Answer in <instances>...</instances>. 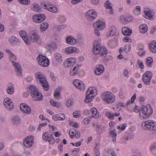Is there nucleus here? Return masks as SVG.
Wrapping results in <instances>:
<instances>
[{
  "mask_svg": "<svg viewBox=\"0 0 156 156\" xmlns=\"http://www.w3.org/2000/svg\"><path fill=\"white\" fill-rule=\"evenodd\" d=\"M108 44L110 47L114 48L116 46L117 43L115 41L112 40L109 41Z\"/></svg>",
  "mask_w": 156,
  "mask_h": 156,
  "instance_id": "obj_47",
  "label": "nucleus"
},
{
  "mask_svg": "<svg viewBox=\"0 0 156 156\" xmlns=\"http://www.w3.org/2000/svg\"><path fill=\"white\" fill-rule=\"evenodd\" d=\"M92 116L95 118H98L99 116V113L96 108H93L90 110Z\"/></svg>",
  "mask_w": 156,
  "mask_h": 156,
  "instance_id": "obj_30",
  "label": "nucleus"
},
{
  "mask_svg": "<svg viewBox=\"0 0 156 156\" xmlns=\"http://www.w3.org/2000/svg\"><path fill=\"white\" fill-rule=\"evenodd\" d=\"M110 136L113 138V141L115 142L116 140V133L114 130H112L110 133Z\"/></svg>",
  "mask_w": 156,
  "mask_h": 156,
  "instance_id": "obj_46",
  "label": "nucleus"
},
{
  "mask_svg": "<svg viewBox=\"0 0 156 156\" xmlns=\"http://www.w3.org/2000/svg\"><path fill=\"white\" fill-rule=\"evenodd\" d=\"M105 8L108 9H112V7L111 6V3L108 0L105 3Z\"/></svg>",
  "mask_w": 156,
  "mask_h": 156,
  "instance_id": "obj_48",
  "label": "nucleus"
},
{
  "mask_svg": "<svg viewBox=\"0 0 156 156\" xmlns=\"http://www.w3.org/2000/svg\"><path fill=\"white\" fill-rule=\"evenodd\" d=\"M20 37L23 39L24 41L27 45H29L30 44V42L28 39L27 35V34L26 31L24 30H22L19 32Z\"/></svg>",
  "mask_w": 156,
  "mask_h": 156,
  "instance_id": "obj_18",
  "label": "nucleus"
},
{
  "mask_svg": "<svg viewBox=\"0 0 156 156\" xmlns=\"http://www.w3.org/2000/svg\"><path fill=\"white\" fill-rule=\"evenodd\" d=\"M33 141V137L32 136H29L24 139L23 144L25 147L29 148L32 147Z\"/></svg>",
  "mask_w": 156,
  "mask_h": 156,
  "instance_id": "obj_10",
  "label": "nucleus"
},
{
  "mask_svg": "<svg viewBox=\"0 0 156 156\" xmlns=\"http://www.w3.org/2000/svg\"><path fill=\"white\" fill-rule=\"evenodd\" d=\"M94 90L91 87L88 88L86 92V98L85 99V102L86 103H88L92 101V99L94 97Z\"/></svg>",
  "mask_w": 156,
  "mask_h": 156,
  "instance_id": "obj_8",
  "label": "nucleus"
},
{
  "mask_svg": "<svg viewBox=\"0 0 156 156\" xmlns=\"http://www.w3.org/2000/svg\"><path fill=\"white\" fill-rule=\"evenodd\" d=\"M127 124L126 123H124V124H122L121 126H118V129H121V130L122 131L124 130L126 127L127 126Z\"/></svg>",
  "mask_w": 156,
  "mask_h": 156,
  "instance_id": "obj_58",
  "label": "nucleus"
},
{
  "mask_svg": "<svg viewBox=\"0 0 156 156\" xmlns=\"http://www.w3.org/2000/svg\"><path fill=\"white\" fill-rule=\"evenodd\" d=\"M66 41V43L69 44H74L76 43V39L71 36L67 37Z\"/></svg>",
  "mask_w": 156,
  "mask_h": 156,
  "instance_id": "obj_31",
  "label": "nucleus"
},
{
  "mask_svg": "<svg viewBox=\"0 0 156 156\" xmlns=\"http://www.w3.org/2000/svg\"><path fill=\"white\" fill-rule=\"evenodd\" d=\"M80 66V65H77L74 67L73 69H71L70 70V75L72 76H74L76 75L78 73L77 70Z\"/></svg>",
  "mask_w": 156,
  "mask_h": 156,
  "instance_id": "obj_34",
  "label": "nucleus"
},
{
  "mask_svg": "<svg viewBox=\"0 0 156 156\" xmlns=\"http://www.w3.org/2000/svg\"><path fill=\"white\" fill-rule=\"evenodd\" d=\"M37 60L39 65L42 66L47 67L49 64V59L41 54L38 55L37 58Z\"/></svg>",
  "mask_w": 156,
  "mask_h": 156,
  "instance_id": "obj_6",
  "label": "nucleus"
},
{
  "mask_svg": "<svg viewBox=\"0 0 156 156\" xmlns=\"http://www.w3.org/2000/svg\"><path fill=\"white\" fill-rule=\"evenodd\" d=\"M102 100L107 104L113 103L115 100V95L111 92H106L102 95Z\"/></svg>",
  "mask_w": 156,
  "mask_h": 156,
  "instance_id": "obj_4",
  "label": "nucleus"
},
{
  "mask_svg": "<svg viewBox=\"0 0 156 156\" xmlns=\"http://www.w3.org/2000/svg\"><path fill=\"white\" fill-rule=\"evenodd\" d=\"M104 60L106 61H109L112 60L113 59V57L111 55H108L105 56L103 58Z\"/></svg>",
  "mask_w": 156,
  "mask_h": 156,
  "instance_id": "obj_57",
  "label": "nucleus"
},
{
  "mask_svg": "<svg viewBox=\"0 0 156 156\" xmlns=\"http://www.w3.org/2000/svg\"><path fill=\"white\" fill-rule=\"evenodd\" d=\"M69 134L71 138H73L75 137L76 138H79L80 136V132L76 130L72 129H70L69 131Z\"/></svg>",
  "mask_w": 156,
  "mask_h": 156,
  "instance_id": "obj_20",
  "label": "nucleus"
},
{
  "mask_svg": "<svg viewBox=\"0 0 156 156\" xmlns=\"http://www.w3.org/2000/svg\"><path fill=\"white\" fill-rule=\"evenodd\" d=\"M116 31V28L114 27H111L109 29V33L108 34L107 36L108 37L112 36L115 35Z\"/></svg>",
  "mask_w": 156,
  "mask_h": 156,
  "instance_id": "obj_38",
  "label": "nucleus"
},
{
  "mask_svg": "<svg viewBox=\"0 0 156 156\" xmlns=\"http://www.w3.org/2000/svg\"><path fill=\"white\" fill-rule=\"evenodd\" d=\"M121 22L123 24H126L129 21V18L124 16H121L120 17Z\"/></svg>",
  "mask_w": 156,
  "mask_h": 156,
  "instance_id": "obj_45",
  "label": "nucleus"
},
{
  "mask_svg": "<svg viewBox=\"0 0 156 156\" xmlns=\"http://www.w3.org/2000/svg\"><path fill=\"white\" fill-rule=\"evenodd\" d=\"M144 49V48L143 46L141 48L139 49V51L138 52V55H139L140 56H142L143 55H144L145 54V51H143Z\"/></svg>",
  "mask_w": 156,
  "mask_h": 156,
  "instance_id": "obj_52",
  "label": "nucleus"
},
{
  "mask_svg": "<svg viewBox=\"0 0 156 156\" xmlns=\"http://www.w3.org/2000/svg\"><path fill=\"white\" fill-rule=\"evenodd\" d=\"M43 138L45 140L48 141L50 144H52L54 142L55 140L52 135L49 134L48 132L43 134Z\"/></svg>",
  "mask_w": 156,
  "mask_h": 156,
  "instance_id": "obj_14",
  "label": "nucleus"
},
{
  "mask_svg": "<svg viewBox=\"0 0 156 156\" xmlns=\"http://www.w3.org/2000/svg\"><path fill=\"white\" fill-rule=\"evenodd\" d=\"M117 108L122 109V108H125L126 107L125 104L123 103L119 102L116 104V105Z\"/></svg>",
  "mask_w": 156,
  "mask_h": 156,
  "instance_id": "obj_53",
  "label": "nucleus"
},
{
  "mask_svg": "<svg viewBox=\"0 0 156 156\" xmlns=\"http://www.w3.org/2000/svg\"><path fill=\"white\" fill-rule=\"evenodd\" d=\"M46 16L43 14H36L33 16V20L34 21L37 23H40L45 19Z\"/></svg>",
  "mask_w": 156,
  "mask_h": 156,
  "instance_id": "obj_13",
  "label": "nucleus"
},
{
  "mask_svg": "<svg viewBox=\"0 0 156 156\" xmlns=\"http://www.w3.org/2000/svg\"><path fill=\"white\" fill-rule=\"evenodd\" d=\"M54 58L56 61L59 63H62V58L61 55L58 53L54 54Z\"/></svg>",
  "mask_w": 156,
  "mask_h": 156,
  "instance_id": "obj_40",
  "label": "nucleus"
},
{
  "mask_svg": "<svg viewBox=\"0 0 156 156\" xmlns=\"http://www.w3.org/2000/svg\"><path fill=\"white\" fill-rule=\"evenodd\" d=\"M105 156H116V155L114 151L109 150L106 152Z\"/></svg>",
  "mask_w": 156,
  "mask_h": 156,
  "instance_id": "obj_50",
  "label": "nucleus"
},
{
  "mask_svg": "<svg viewBox=\"0 0 156 156\" xmlns=\"http://www.w3.org/2000/svg\"><path fill=\"white\" fill-rule=\"evenodd\" d=\"M105 68L104 66L101 65H100L96 67L95 71V73L97 75H100L102 74L104 71Z\"/></svg>",
  "mask_w": 156,
  "mask_h": 156,
  "instance_id": "obj_25",
  "label": "nucleus"
},
{
  "mask_svg": "<svg viewBox=\"0 0 156 156\" xmlns=\"http://www.w3.org/2000/svg\"><path fill=\"white\" fill-rule=\"evenodd\" d=\"M73 84L75 86L81 91L85 89V86L83 82L79 80H76L74 81Z\"/></svg>",
  "mask_w": 156,
  "mask_h": 156,
  "instance_id": "obj_16",
  "label": "nucleus"
},
{
  "mask_svg": "<svg viewBox=\"0 0 156 156\" xmlns=\"http://www.w3.org/2000/svg\"><path fill=\"white\" fill-rule=\"evenodd\" d=\"M51 105L54 107L59 108L61 106V104L57 101H55L52 99H51L50 101Z\"/></svg>",
  "mask_w": 156,
  "mask_h": 156,
  "instance_id": "obj_43",
  "label": "nucleus"
},
{
  "mask_svg": "<svg viewBox=\"0 0 156 156\" xmlns=\"http://www.w3.org/2000/svg\"><path fill=\"white\" fill-rule=\"evenodd\" d=\"M29 90L31 95L34 101H40L42 100L43 97L41 94L36 87L31 85L30 87Z\"/></svg>",
  "mask_w": 156,
  "mask_h": 156,
  "instance_id": "obj_3",
  "label": "nucleus"
},
{
  "mask_svg": "<svg viewBox=\"0 0 156 156\" xmlns=\"http://www.w3.org/2000/svg\"><path fill=\"white\" fill-rule=\"evenodd\" d=\"M152 76V73L150 71L146 72L142 76V80L144 83L147 85L150 84Z\"/></svg>",
  "mask_w": 156,
  "mask_h": 156,
  "instance_id": "obj_9",
  "label": "nucleus"
},
{
  "mask_svg": "<svg viewBox=\"0 0 156 156\" xmlns=\"http://www.w3.org/2000/svg\"><path fill=\"white\" fill-rule=\"evenodd\" d=\"M140 31L141 33L144 34L147 32V27L145 24H143L140 27Z\"/></svg>",
  "mask_w": 156,
  "mask_h": 156,
  "instance_id": "obj_41",
  "label": "nucleus"
},
{
  "mask_svg": "<svg viewBox=\"0 0 156 156\" xmlns=\"http://www.w3.org/2000/svg\"><path fill=\"white\" fill-rule=\"evenodd\" d=\"M49 24L46 22H44L41 24L40 27V31L42 32L46 30L48 28Z\"/></svg>",
  "mask_w": 156,
  "mask_h": 156,
  "instance_id": "obj_33",
  "label": "nucleus"
},
{
  "mask_svg": "<svg viewBox=\"0 0 156 156\" xmlns=\"http://www.w3.org/2000/svg\"><path fill=\"white\" fill-rule=\"evenodd\" d=\"M105 115L108 118L112 120L114 119L115 116L118 117L120 115V113L119 112H115L113 113L112 112H106Z\"/></svg>",
  "mask_w": 156,
  "mask_h": 156,
  "instance_id": "obj_22",
  "label": "nucleus"
},
{
  "mask_svg": "<svg viewBox=\"0 0 156 156\" xmlns=\"http://www.w3.org/2000/svg\"><path fill=\"white\" fill-rule=\"evenodd\" d=\"M156 149V144H153L150 147V150L152 152L153 151Z\"/></svg>",
  "mask_w": 156,
  "mask_h": 156,
  "instance_id": "obj_62",
  "label": "nucleus"
},
{
  "mask_svg": "<svg viewBox=\"0 0 156 156\" xmlns=\"http://www.w3.org/2000/svg\"><path fill=\"white\" fill-rule=\"evenodd\" d=\"M57 9L56 7L52 5H51L48 11L53 13H55L57 11Z\"/></svg>",
  "mask_w": 156,
  "mask_h": 156,
  "instance_id": "obj_51",
  "label": "nucleus"
},
{
  "mask_svg": "<svg viewBox=\"0 0 156 156\" xmlns=\"http://www.w3.org/2000/svg\"><path fill=\"white\" fill-rule=\"evenodd\" d=\"M32 9L33 11L37 12H40L42 10L41 8L39 5L36 3H34L33 4Z\"/></svg>",
  "mask_w": 156,
  "mask_h": 156,
  "instance_id": "obj_39",
  "label": "nucleus"
},
{
  "mask_svg": "<svg viewBox=\"0 0 156 156\" xmlns=\"http://www.w3.org/2000/svg\"><path fill=\"white\" fill-rule=\"evenodd\" d=\"M19 2L22 4L24 5L29 4L30 3V0H18Z\"/></svg>",
  "mask_w": 156,
  "mask_h": 156,
  "instance_id": "obj_55",
  "label": "nucleus"
},
{
  "mask_svg": "<svg viewBox=\"0 0 156 156\" xmlns=\"http://www.w3.org/2000/svg\"><path fill=\"white\" fill-rule=\"evenodd\" d=\"M144 17L147 19L151 20H153V19L154 15L152 11L149 10L144 11Z\"/></svg>",
  "mask_w": 156,
  "mask_h": 156,
  "instance_id": "obj_27",
  "label": "nucleus"
},
{
  "mask_svg": "<svg viewBox=\"0 0 156 156\" xmlns=\"http://www.w3.org/2000/svg\"><path fill=\"white\" fill-rule=\"evenodd\" d=\"M6 91L8 94H12L14 92L13 84L12 83L9 84L7 88Z\"/></svg>",
  "mask_w": 156,
  "mask_h": 156,
  "instance_id": "obj_32",
  "label": "nucleus"
},
{
  "mask_svg": "<svg viewBox=\"0 0 156 156\" xmlns=\"http://www.w3.org/2000/svg\"><path fill=\"white\" fill-rule=\"evenodd\" d=\"M138 64L140 68L143 69L144 68V66L143 65V62H142L139 61L138 62Z\"/></svg>",
  "mask_w": 156,
  "mask_h": 156,
  "instance_id": "obj_64",
  "label": "nucleus"
},
{
  "mask_svg": "<svg viewBox=\"0 0 156 156\" xmlns=\"http://www.w3.org/2000/svg\"><path fill=\"white\" fill-rule=\"evenodd\" d=\"M12 63L14 67L15 68L17 75L19 76H21L22 74V70L20 64L19 63L16 62H14Z\"/></svg>",
  "mask_w": 156,
  "mask_h": 156,
  "instance_id": "obj_23",
  "label": "nucleus"
},
{
  "mask_svg": "<svg viewBox=\"0 0 156 156\" xmlns=\"http://www.w3.org/2000/svg\"><path fill=\"white\" fill-rule=\"evenodd\" d=\"M20 108L21 110L24 113L29 114L31 112V108L30 107L25 104H21L20 105Z\"/></svg>",
  "mask_w": 156,
  "mask_h": 156,
  "instance_id": "obj_17",
  "label": "nucleus"
},
{
  "mask_svg": "<svg viewBox=\"0 0 156 156\" xmlns=\"http://www.w3.org/2000/svg\"><path fill=\"white\" fill-rule=\"evenodd\" d=\"M29 38L33 42L40 43L41 42V40L38 34L34 31H32L30 33Z\"/></svg>",
  "mask_w": 156,
  "mask_h": 156,
  "instance_id": "obj_7",
  "label": "nucleus"
},
{
  "mask_svg": "<svg viewBox=\"0 0 156 156\" xmlns=\"http://www.w3.org/2000/svg\"><path fill=\"white\" fill-rule=\"evenodd\" d=\"M101 47V44L100 42L97 41H94V46L92 49V51L93 53L95 55L98 54L100 51Z\"/></svg>",
  "mask_w": 156,
  "mask_h": 156,
  "instance_id": "obj_15",
  "label": "nucleus"
},
{
  "mask_svg": "<svg viewBox=\"0 0 156 156\" xmlns=\"http://www.w3.org/2000/svg\"><path fill=\"white\" fill-rule=\"evenodd\" d=\"M40 4L42 7L48 11L51 5V3L49 2H41Z\"/></svg>",
  "mask_w": 156,
  "mask_h": 156,
  "instance_id": "obj_35",
  "label": "nucleus"
},
{
  "mask_svg": "<svg viewBox=\"0 0 156 156\" xmlns=\"http://www.w3.org/2000/svg\"><path fill=\"white\" fill-rule=\"evenodd\" d=\"M12 123L16 125H19L20 122V119L17 116H15L12 118Z\"/></svg>",
  "mask_w": 156,
  "mask_h": 156,
  "instance_id": "obj_37",
  "label": "nucleus"
},
{
  "mask_svg": "<svg viewBox=\"0 0 156 156\" xmlns=\"http://www.w3.org/2000/svg\"><path fill=\"white\" fill-rule=\"evenodd\" d=\"M9 58L12 63L15 62V61L16 60V58L13 54L9 56Z\"/></svg>",
  "mask_w": 156,
  "mask_h": 156,
  "instance_id": "obj_56",
  "label": "nucleus"
},
{
  "mask_svg": "<svg viewBox=\"0 0 156 156\" xmlns=\"http://www.w3.org/2000/svg\"><path fill=\"white\" fill-rule=\"evenodd\" d=\"M73 116L76 118L79 117L81 115V113L80 111H76L73 113Z\"/></svg>",
  "mask_w": 156,
  "mask_h": 156,
  "instance_id": "obj_59",
  "label": "nucleus"
},
{
  "mask_svg": "<svg viewBox=\"0 0 156 156\" xmlns=\"http://www.w3.org/2000/svg\"><path fill=\"white\" fill-rule=\"evenodd\" d=\"M94 26L96 29L101 30L105 27V23L101 20H98L94 24Z\"/></svg>",
  "mask_w": 156,
  "mask_h": 156,
  "instance_id": "obj_19",
  "label": "nucleus"
},
{
  "mask_svg": "<svg viewBox=\"0 0 156 156\" xmlns=\"http://www.w3.org/2000/svg\"><path fill=\"white\" fill-rule=\"evenodd\" d=\"M142 110L140 112V117L142 119H147L153 113V110L149 104L142 107Z\"/></svg>",
  "mask_w": 156,
  "mask_h": 156,
  "instance_id": "obj_1",
  "label": "nucleus"
},
{
  "mask_svg": "<svg viewBox=\"0 0 156 156\" xmlns=\"http://www.w3.org/2000/svg\"><path fill=\"white\" fill-rule=\"evenodd\" d=\"M47 46L49 47V49L51 50H54L57 48V44L54 43L52 42L48 43L47 44Z\"/></svg>",
  "mask_w": 156,
  "mask_h": 156,
  "instance_id": "obj_42",
  "label": "nucleus"
},
{
  "mask_svg": "<svg viewBox=\"0 0 156 156\" xmlns=\"http://www.w3.org/2000/svg\"><path fill=\"white\" fill-rule=\"evenodd\" d=\"M122 31L123 34L125 36L129 35H131L132 32L131 30L126 27H123Z\"/></svg>",
  "mask_w": 156,
  "mask_h": 156,
  "instance_id": "obj_36",
  "label": "nucleus"
},
{
  "mask_svg": "<svg viewBox=\"0 0 156 156\" xmlns=\"http://www.w3.org/2000/svg\"><path fill=\"white\" fill-rule=\"evenodd\" d=\"M76 59L73 58H70L67 59L64 63V66L66 67H68L73 66L75 63Z\"/></svg>",
  "mask_w": 156,
  "mask_h": 156,
  "instance_id": "obj_21",
  "label": "nucleus"
},
{
  "mask_svg": "<svg viewBox=\"0 0 156 156\" xmlns=\"http://www.w3.org/2000/svg\"><path fill=\"white\" fill-rule=\"evenodd\" d=\"M72 102L71 100H68L66 103V106L69 107L72 105Z\"/></svg>",
  "mask_w": 156,
  "mask_h": 156,
  "instance_id": "obj_63",
  "label": "nucleus"
},
{
  "mask_svg": "<svg viewBox=\"0 0 156 156\" xmlns=\"http://www.w3.org/2000/svg\"><path fill=\"white\" fill-rule=\"evenodd\" d=\"M54 96L56 99H59L61 97L59 91L58 90H55L54 93Z\"/></svg>",
  "mask_w": 156,
  "mask_h": 156,
  "instance_id": "obj_49",
  "label": "nucleus"
},
{
  "mask_svg": "<svg viewBox=\"0 0 156 156\" xmlns=\"http://www.w3.org/2000/svg\"><path fill=\"white\" fill-rule=\"evenodd\" d=\"M35 75L37 80L41 83L42 86L45 91L49 89V85L45 76L41 72H38L35 73Z\"/></svg>",
  "mask_w": 156,
  "mask_h": 156,
  "instance_id": "obj_2",
  "label": "nucleus"
},
{
  "mask_svg": "<svg viewBox=\"0 0 156 156\" xmlns=\"http://www.w3.org/2000/svg\"><path fill=\"white\" fill-rule=\"evenodd\" d=\"M52 119L54 121H62L65 119V116L64 114H58L53 116Z\"/></svg>",
  "mask_w": 156,
  "mask_h": 156,
  "instance_id": "obj_26",
  "label": "nucleus"
},
{
  "mask_svg": "<svg viewBox=\"0 0 156 156\" xmlns=\"http://www.w3.org/2000/svg\"><path fill=\"white\" fill-rule=\"evenodd\" d=\"M150 51L153 53H156V41H153L149 43Z\"/></svg>",
  "mask_w": 156,
  "mask_h": 156,
  "instance_id": "obj_28",
  "label": "nucleus"
},
{
  "mask_svg": "<svg viewBox=\"0 0 156 156\" xmlns=\"http://www.w3.org/2000/svg\"><path fill=\"white\" fill-rule=\"evenodd\" d=\"M85 15L87 19L90 21L94 20L97 16L96 12L92 10L88 11Z\"/></svg>",
  "mask_w": 156,
  "mask_h": 156,
  "instance_id": "obj_12",
  "label": "nucleus"
},
{
  "mask_svg": "<svg viewBox=\"0 0 156 156\" xmlns=\"http://www.w3.org/2000/svg\"><path fill=\"white\" fill-rule=\"evenodd\" d=\"M17 39L15 37H12L9 40V42L12 44L14 42H17Z\"/></svg>",
  "mask_w": 156,
  "mask_h": 156,
  "instance_id": "obj_60",
  "label": "nucleus"
},
{
  "mask_svg": "<svg viewBox=\"0 0 156 156\" xmlns=\"http://www.w3.org/2000/svg\"><path fill=\"white\" fill-rule=\"evenodd\" d=\"M107 54V49L105 47H101L100 51L98 54L99 55L103 58L106 56Z\"/></svg>",
  "mask_w": 156,
  "mask_h": 156,
  "instance_id": "obj_29",
  "label": "nucleus"
},
{
  "mask_svg": "<svg viewBox=\"0 0 156 156\" xmlns=\"http://www.w3.org/2000/svg\"><path fill=\"white\" fill-rule=\"evenodd\" d=\"M70 125L75 128H78L79 127L78 124L75 122H72L71 123Z\"/></svg>",
  "mask_w": 156,
  "mask_h": 156,
  "instance_id": "obj_61",
  "label": "nucleus"
},
{
  "mask_svg": "<svg viewBox=\"0 0 156 156\" xmlns=\"http://www.w3.org/2000/svg\"><path fill=\"white\" fill-rule=\"evenodd\" d=\"M3 104L4 107L9 111L11 110L13 108V103L9 98H6L4 99Z\"/></svg>",
  "mask_w": 156,
  "mask_h": 156,
  "instance_id": "obj_11",
  "label": "nucleus"
},
{
  "mask_svg": "<svg viewBox=\"0 0 156 156\" xmlns=\"http://www.w3.org/2000/svg\"><path fill=\"white\" fill-rule=\"evenodd\" d=\"M79 49L76 47H69L66 48L65 52L67 54H70L78 52Z\"/></svg>",
  "mask_w": 156,
  "mask_h": 156,
  "instance_id": "obj_24",
  "label": "nucleus"
},
{
  "mask_svg": "<svg viewBox=\"0 0 156 156\" xmlns=\"http://www.w3.org/2000/svg\"><path fill=\"white\" fill-rule=\"evenodd\" d=\"M142 126L145 130L156 131V122L151 120L143 122Z\"/></svg>",
  "mask_w": 156,
  "mask_h": 156,
  "instance_id": "obj_5",
  "label": "nucleus"
},
{
  "mask_svg": "<svg viewBox=\"0 0 156 156\" xmlns=\"http://www.w3.org/2000/svg\"><path fill=\"white\" fill-rule=\"evenodd\" d=\"M131 47V46L130 44H128L125 45L124 48L125 51L127 53L129 52Z\"/></svg>",
  "mask_w": 156,
  "mask_h": 156,
  "instance_id": "obj_54",
  "label": "nucleus"
},
{
  "mask_svg": "<svg viewBox=\"0 0 156 156\" xmlns=\"http://www.w3.org/2000/svg\"><path fill=\"white\" fill-rule=\"evenodd\" d=\"M153 62V59L152 57H149L147 58L146 60V63L147 65L149 67H151Z\"/></svg>",
  "mask_w": 156,
  "mask_h": 156,
  "instance_id": "obj_44",
  "label": "nucleus"
}]
</instances>
